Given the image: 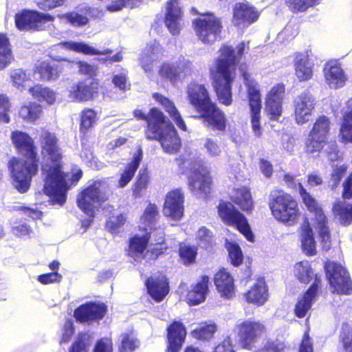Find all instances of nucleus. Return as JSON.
Instances as JSON below:
<instances>
[{
    "mask_svg": "<svg viewBox=\"0 0 352 352\" xmlns=\"http://www.w3.org/2000/svg\"><path fill=\"white\" fill-rule=\"evenodd\" d=\"M209 276L204 274L190 286L185 297V300L189 306L197 305L205 301L209 292Z\"/></svg>",
    "mask_w": 352,
    "mask_h": 352,
    "instance_id": "nucleus-24",
    "label": "nucleus"
},
{
    "mask_svg": "<svg viewBox=\"0 0 352 352\" xmlns=\"http://www.w3.org/2000/svg\"><path fill=\"white\" fill-rule=\"evenodd\" d=\"M327 144L324 140L308 133L304 141V152L309 155L319 154Z\"/></svg>",
    "mask_w": 352,
    "mask_h": 352,
    "instance_id": "nucleus-45",
    "label": "nucleus"
},
{
    "mask_svg": "<svg viewBox=\"0 0 352 352\" xmlns=\"http://www.w3.org/2000/svg\"><path fill=\"white\" fill-rule=\"evenodd\" d=\"M196 239L205 248L212 247L214 243V235L212 231L206 226H202L198 230Z\"/></svg>",
    "mask_w": 352,
    "mask_h": 352,
    "instance_id": "nucleus-59",
    "label": "nucleus"
},
{
    "mask_svg": "<svg viewBox=\"0 0 352 352\" xmlns=\"http://www.w3.org/2000/svg\"><path fill=\"white\" fill-rule=\"evenodd\" d=\"M142 160V151L138 149L132 157L131 161L128 163L121 174L118 185L120 188L126 186L133 179L140 166V162Z\"/></svg>",
    "mask_w": 352,
    "mask_h": 352,
    "instance_id": "nucleus-38",
    "label": "nucleus"
},
{
    "mask_svg": "<svg viewBox=\"0 0 352 352\" xmlns=\"http://www.w3.org/2000/svg\"><path fill=\"white\" fill-rule=\"evenodd\" d=\"M59 45L64 49H67L76 52L83 53L87 55H102L111 53L109 50L100 51L93 47L85 43L74 41H65L59 43Z\"/></svg>",
    "mask_w": 352,
    "mask_h": 352,
    "instance_id": "nucleus-41",
    "label": "nucleus"
},
{
    "mask_svg": "<svg viewBox=\"0 0 352 352\" xmlns=\"http://www.w3.org/2000/svg\"><path fill=\"white\" fill-rule=\"evenodd\" d=\"M315 99L307 92L302 93L294 101L295 110H313L315 108Z\"/></svg>",
    "mask_w": 352,
    "mask_h": 352,
    "instance_id": "nucleus-50",
    "label": "nucleus"
},
{
    "mask_svg": "<svg viewBox=\"0 0 352 352\" xmlns=\"http://www.w3.org/2000/svg\"><path fill=\"white\" fill-rule=\"evenodd\" d=\"M107 311V307L104 302L88 301L75 309L74 316L80 323H91L102 320Z\"/></svg>",
    "mask_w": 352,
    "mask_h": 352,
    "instance_id": "nucleus-16",
    "label": "nucleus"
},
{
    "mask_svg": "<svg viewBox=\"0 0 352 352\" xmlns=\"http://www.w3.org/2000/svg\"><path fill=\"white\" fill-rule=\"evenodd\" d=\"M324 269L327 279L333 292L340 295L352 294V280L349 272L341 264L335 261H327Z\"/></svg>",
    "mask_w": 352,
    "mask_h": 352,
    "instance_id": "nucleus-12",
    "label": "nucleus"
},
{
    "mask_svg": "<svg viewBox=\"0 0 352 352\" xmlns=\"http://www.w3.org/2000/svg\"><path fill=\"white\" fill-rule=\"evenodd\" d=\"M135 116L147 122L146 138L160 142L164 152L175 154L182 146L181 139L172 122L166 118L162 111H134Z\"/></svg>",
    "mask_w": 352,
    "mask_h": 352,
    "instance_id": "nucleus-4",
    "label": "nucleus"
},
{
    "mask_svg": "<svg viewBox=\"0 0 352 352\" xmlns=\"http://www.w3.org/2000/svg\"><path fill=\"white\" fill-rule=\"evenodd\" d=\"M340 136L344 143H352V111H346L340 128Z\"/></svg>",
    "mask_w": 352,
    "mask_h": 352,
    "instance_id": "nucleus-52",
    "label": "nucleus"
},
{
    "mask_svg": "<svg viewBox=\"0 0 352 352\" xmlns=\"http://www.w3.org/2000/svg\"><path fill=\"white\" fill-rule=\"evenodd\" d=\"M234 332L238 346L241 349L252 351L257 341L266 335L267 328L264 322L249 318L239 320L234 326Z\"/></svg>",
    "mask_w": 352,
    "mask_h": 352,
    "instance_id": "nucleus-9",
    "label": "nucleus"
},
{
    "mask_svg": "<svg viewBox=\"0 0 352 352\" xmlns=\"http://www.w3.org/2000/svg\"><path fill=\"white\" fill-rule=\"evenodd\" d=\"M330 125L329 119L325 116H320L316 120L309 133L328 143L327 138L330 133ZM329 144L330 150L327 151V155L337 154L338 151L336 142H329Z\"/></svg>",
    "mask_w": 352,
    "mask_h": 352,
    "instance_id": "nucleus-31",
    "label": "nucleus"
},
{
    "mask_svg": "<svg viewBox=\"0 0 352 352\" xmlns=\"http://www.w3.org/2000/svg\"><path fill=\"white\" fill-rule=\"evenodd\" d=\"M112 82L119 90L124 92L129 89L130 84L127 82V72L122 69L118 73L114 74L112 78Z\"/></svg>",
    "mask_w": 352,
    "mask_h": 352,
    "instance_id": "nucleus-60",
    "label": "nucleus"
},
{
    "mask_svg": "<svg viewBox=\"0 0 352 352\" xmlns=\"http://www.w3.org/2000/svg\"><path fill=\"white\" fill-rule=\"evenodd\" d=\"M184 195L181 188L170 190L166 195L163 213L166 217L174 221L180 220L184 212Z\"/></svg>",
    "mask_w": 352,
    "mask_h": 352,
    "instance_id": "nucleus-20",
    "label": "nucleus"
},
{
    "mask_svg": "<svg viewBox=\"0 0 352 352\" xmlns=\"http://www.w3.org/2000/svg\"><path fill=\"white\" fill-rule=\"evenodd\" d=\"M326 83L331 89H337L344 86L347 77L340 64L329 61L324 67Z\"/></svg>",
    "mask_w": 352,
    "mask_h": 352,
    "instance_id": "nucleus-28",
    "label": "nucleus"
},
{
    "mask_svg": "<svg viewBox=\"0 0 352 352\" xmlns=\"http://www.w3.org/2000/svg\"><path fill=\"white\" fill-rule=\"evenodd\" d=\"M41 154L47 157L52 164L46 163L42 168L43 174L47 173L48 180L52 182L53 179H60V162L63 155L58 145V140L55 133L43 129L39 138Z\"/></svg>",
    "mask_w": 352,
    "mask_h": 352,
    "instance_id": "nucleus-7",
    "label": "nucleus"
},
{
    "mask_svg": "<svg viewBox=\"0 0 352 352\" xmlns=\"http://www.w3.org/2000/svg\"><path fill=\"white\" fill-rule=\"evenodd\" d=\"M268 298V286L263 278H258L245 293L246 302L258 307L263 305Z\"/></svg>",
    "mask_w": 352,
    "mask_h": 352,
    "instance_id": "nucleus-29",
    "label": "nucleus"
},
{
    "mask_svg": "<svg viewBox=\"0 0 352 352\" xmlns=\"http://www.w3.org/2000/svg\"><path fill=\"white\" fill-rule=\"evenodd\" d=\"M96 122V111H82L80 126V131L85 133L87 129L94 126Z\"/></svg>",
    "mask_w": 352,
    "mask_h": 352,
    "instance_id": "nucleus-62",
    "label": "nucleus"
},
{
    "mask_svg": "<svg viewBox=\"0 0 352 352\" xmlns=\"http://www.w3.org/2000/svg\"><path fill=\"white\" fill-rule=\"evenodd\" d=\"M318 295V292H316V283L311 284L298 298L294 308V316L300 319L305 318L309 314Z\"/></svg>",
    "mask_w": 352,
    "mask_h": 352,
    "instance_id": "nucleus-26",
    "label": "nucleus"
},
{
    "mask_svg": "<svg viewBox=\"0 0 352 352\" xmlns=\"http://www.w3.org/2000/svg\"><path fill=\"white\" fill-rule=\"evenodd\" d=\"M29 92L34 98L40 102L45 101L48 104H53L56 99L55 93L47 87H43L40 85H36L29 89Z\"/></svg>",
    "mask_w": 352,
    "mask_h": 352,
    "instance_id": "nucleus-46",
    "label": "nucleus"
},
{
    "mask_svg": "<svg viewBox=\"0 0 352 352\" xmlns=\"http://www.w3.org/2000/svg\"><path fill=\"white\" fill-rule=\"evenodd\" d=\"M186 94L189 102L197 110H219L204 85L195 82L189 83L186 87Z\"/></svg>",
    "mask_w": 352,
    "mask_h": 352,
    "instance_id": "nucleus-14",
    "label": "nucleus"
},
{
    "mask_svg": "<svg viewBox=\"0 0 352 352\" xmlns=\"http://www.w3.org/2000/svg\"><path fill=\"white\" fill-rule=\"evenodd\" d=\"M110 186L107 179L94 180L78 195V207L87 216L94 217L95 209L109 199Z\"/></svg>",
    "mask_w": 352,
    "mask_h": 352,
    "instance_id": "nucleus-6",
    "label": "nucleus"
},
{
    "mask_svg": "<svg viewBox=\"0 0 352 352\" xmlns=\"http://www.w3.org/2000/svg\"><path fill=\"white\" fill-rule=\"evenodd\" d=\"M259 16L258 12L248 2L235 4L233 9L232 22L239 28H244L256 21Z\"/></svg>",
    "mask_w": 352,
    "mask_h": 352,
    "instance_id": "nucleus-23",
    "label": "nucleus"
},
{
    "mask_svg": "<svg viewBox=\"0 0 352 352\" xmlns=\"http://www.w3.org/2000/svg\"><path fill=\"white\" fill-rule=\"evenodd\" d=\"M93 352H113L112 340L108 338H102L98 340Z\"/></svg>",
    "mask_w": 352,
    "mask_h": 352,
    "instance_id": "nucleus-63",
    "label": "nucleus"
},
{
    "mask_svg": "<svg viewBox=\"0 0 352 352\" xmlns=\"http://www.w3.org/2000/svg\"><path fill=\"white\" fill-rule=\"evenodd\" d=\"M187 336V329L180 320L171 321L166 328L165 352H180Z\"/></svg>",
    "mask_w": 352,
    "mask_h": 352,
    "instance_id": "nucleus-17",
    "label": "nucleus"
},
{
    "mask_svg": "<svg viewBox=\"0 0 352 352\" xmlns=\"http://www.w3.org/2000/svg\"><path fill=\"white\" fill-rule=\"evenodd\" d=\"M60 171L61 177L60 179H53L49 182L47 173L44 175L43 191L49 196L53 203L63 206L67 199V192L72 186H76L82 177L81 169H77L72 173L69 180L67 179V174L63 170L62 162H60Z\"/></svg>",
    "mask_w": 352,
    "mask_h": 352,
    "instance_id": "nucleus-8",
    "label": "nucleus"
},
{
    "mask_svg": "<svg viewBox=\"0 0 352 352\" xmlns=\"http://www.w3.org/2000/svg\"><path fill=\"white\" fill-rule=\"evenodd\" d=\"M151 238V234L149 232H146L142 235L135 234L131 236L128 241L126 255L134 258H144V252L148 248Z\"/></svg>",
    "mask_w": 352,
    "mask_h": 352,
    "instance_id": "nucleus-30",
    "label": "nucleus"
},
{
    "mask_svg": "<svg viewBox=\"0 0 352 352\" xmlns=\"http://www.w3.org/2000/svg\"><path fill=\"white\" fill-rule=\"evenodd\" d=\"M300 197L307 210L313 213L316 221V227L320 242L327 250L331 246V233L327 226L328 220L323 210L315 198L300 186Z\"/></svg>",
    "mask_w": 352,
    "mask_h": 352,
    "instance_id": "nucleus-10",
    "label": "nucleus"
},
{
    "mask_svg": "<svg viewBox=\"0 0 352 352\" xmlns=\"http://www.w3.org/2000/svg\"><path fill=\"white\" fill-rule=\"evenodd\" d=\"M143 0H114L113 3L106 6V9L111 12H115L122 10L124 8H133L138 7Z\"/></svg>",
    "mask_w": 352,
    "mask_h": 352,
    "instance_id": "nucleus-55",
    "label": "nucleus"
},
{
    "mask_svg": "<svg viewBox=\"0 0 352 352\" xmlns=\"http://www.w3.org/2000/svg\"><path fill=\"white\" fill-rule=\"evenodd\" d=\"M163 49L157 41H154L143 50L140 55V61L142 69L146 73L150 74L153 71V63L162 57Z\"/></svg>",
    "mask_w": 352,
    "mask_h": 352,
    "instance_id": "nucleus-33",
    "label": "nucleus"
},
{
    "mask_svg": "<svg viewBox=\"0 0 352 352\" xmlns=\"http://www.w3.org/2000/svg\"><path fill=\"white\" fill-rule=\"evenodd\" d=\"M230 200H221L219 202L217 206L218 217L223 224L234 228L248 241L253 242L254 236L248 219L241 212L251 214L254 209V201L250 188L246 186L234 188Z\"/></svg>",
    "mask_w": 352,
    "mask_h": 352,
    "instance_id": "nucleus-2",
    "label": "nucleus"
},
{
    "mask_svg": "<svg viewBox=\"0 0 352 352\" xmlns=\"http://www.w3.org/2000/svg\"><path fill=\"white\" fill-rule=\"evenodd\" d=\"M121 338L119 352H133L140 345V341L131 333H124Z\"/></svg>",
    "mask_w": 352,
    "mask_h": 352,
    "instance_id": "nucleus-54",
    "label": "nucleus"
},
{
    "mask_svg": "<svg viewBox=\"0 0 352 352\" xmlns=\"http://www.w3.org/2000/svg\"><path fill=\"white\" fill-rule=\"evenodd\" d=\"M127 217L125 213H120L115 217L110 218L105 223L107 230L111 233H118L126 222Z\"/></svg>",
    "mask_w": 352,
    "mask_h": 352,
    "instance_id": "nucleus-56",
    "label": "nucleus"
},
{
    "mask_svg": "<svg viewBox=\"0 0 352 352\" xmlns=\"http://www.w3.org/2000/svg\"><path fill=\"white\" fill-rule=\"evenodd\" d=\"M332 212L335 216L338 217L341 225L348 226L352 223L351 204L338 200L333 205Z\"/></svg>",
    "mask_w": 352,
    "mask_h": 352,
    "instance_id": "nucleus-40",
    "label": "nucleus"
},
{
    "mask_svg": "<svg viewBox=\"0 0 352 352\" xmlns=\"http://www.w3.org/2000/svg\"><path fill=\"white\" fill-rule=\"evenodd\" d=\"M318 3V0H285V4L293 13L303 12Z\"/></svg>",
    "mask_w": 352,
    "mask_h": 352,
    "instance_id": "nucleus-49",
    "label": "nucleus"
},
{
    "mask_svg": "<svg viewBox=\"0 0 352 352\" xmlns=\"http://www.w3.org/2000/svg\"><path fill=\"white\" fill-rule=\"evenodd\" d=\"M294 275L304 285H308L314 280L312 284L316 283V292H319L322 285L321 276L314 272L309 261L305 260L296 263L294 265Z\"/></svg>",
    "mask_w": 352,
    "mask_h": 352,
    "instance_id": "nucleus-27",
    "label": "nucleus"
},
{
    "mask_svg": "<svg viewBox=\"0 0 352 352\" xmlns=\"http://www.w3.org/2000/svg\"><path fill=\"white\" fill-rule=\"evenodd\" d=\"M88 336L86 333H78L74 342L69 349V352H88Z\"/></svg>",
    "mask_w": 352,
    "mask_h": 352,
    "instance_id": "nucleus-57",
    "label": "nucleus"
},
{
    "mask_svg": "<svg viewBox=\"0 0 352 352\" xmlns=\"http://www.w3.org/2000/svg\"><path fill=\"white\" fill-rule=\"evenodd\" d=\"M217 330V326L215 323L201 324L199 327L191 331V336L199 341H208L211 340Z\"/></svg>",
    "mask_w": 352,
    "mask_h": 352,
    "instance_id": "nucleus-43",
    "label": "nucleus"
},
{
    "mask_svg": "<svg viewBox=\"0 0 352 352\" xmlns=\"http://www.w3.org/2000/svg\"><path fill=\"white\" fill-rule=\"evenodd\" d=\"M192 71V63L188 59L180 56L177 58L163 62L160 67L158 74L162 79L175 85L190 76Z\"/></svg>",
    "mask_w": 352,
    "mask_h": 352,
    "instance_id": "nucleus-11",
    "label": "nucleus"
},
{
    "mask_svg": "<svg viewBox=\"0 0 352 352\" xmlns=\"http://www.w3.org/2000/svg\"><path fill=\"white\" fill-rule=\"evenodd\" d=\"M197 247L193 245L182 244L178 249L179 256L184 265H190L196 262Z\"/></svg>",
    "mask_w": 352,
    "mask_h": 352,
    "instance_id": "nucleus-47",
    "label": "nucleus"
},
{
    "mask_svg": "<svg viewBox=\"0 0 352 352\" xmlns=\"http://www.w3.org/2000/svg\"><path fill=\"white\" fill-rule=\"evenodd\" d=\"M198 38L205 44H212L219 36L222 25L219 18L207 13L193 21Z\"/></svg>",
    "mask_w": 352,
    "mask_h": 352,
    "instance_id": "nucleus-13",
    "label": "nucleus"
},
{
    "mask_svg": "<svg viewBox=\"0 0 352 352\" xmlns=\"http://www.w3.org/2000/svg\"><path fill=\"white\" fill-rule=\"evenodd\" d=\"M239 70L248 88L250 110H261V94L257 83L252 79L251 74L247 71L245 65H240Z\"/></svg>",
    "mask_w": 352,
    "mask_h": 352,
    "instance_id": "nucleus-32",
    "label": "nucleus"
},
{
    "mask_svg": "<svg viewBox=\"0 0 352 352\" xmlns=\"http://www.w3.org/2000/svg\"><path fill=\"white\" fill-rule=\"evenodd\" d=\"M286 349V344L284 341L276 338L270 339L266 341L261 348L262 352H284Z\"/></svg>",
    "mask_w": 352,
    "mask_h": 352,
    "instance_id": "nucleus-61",
    "label": "nucleus"
},
{
    "mask_svg": "<svg viewBox=\"0 0 352 352\" xmlns=\"http://www.w3.org/2000/svg\"><path fill=\"white\" fill-rule=\"evenodd\" d=\"M339 340L344 352H352V329L342 331Z\"/></svg>",
    "mask_w": 352,
    "mask_h": 352,
    "instance_id": "nucleus-64",
    "label": "nucleus"
},
{
    "mask_svg": "<svg viewBox=\"0 0 352 352\" xmlns=\"http://www.w3.org/2000/svg\"><path fill=\"white\" fill-rule=\"evenodd\" d=\"M213 281L217 291L223 298L231 299L235 296L234 279L226 268L221 267L214 274Z\"/></svg>",
    "mask_w": 352,
    "mask_h": 352,
    "instance_id": "nucleus-21",
    "label": "nucleus"
},
{
    "mask_svg": "<svg viewBox=\"0 0 352 352\" xmlns=\"http://www.w3.org/2000/svg\"><path fill=\"white\" fill-rule=\"evenodd\" d=\"M54 17L49 14L32 10H23L15 15V24L20 30H39L45 22L53 21Z\"/></svg>",
    "mask_w": 352,
    "mask_h": 352,
    "instance_id": "nucleus-18",
    "label": "nucleus"
},
{
    "mask_svg": "<svg viewBox=\"0 0 352 352\" xmlns=\"http://www.w3.org/2000/svg\"><path fill=\"white\" fill-rule=\"evenodd\" d=\"M146 292L156 302H162L170 292V283L162 272H157L147 277L144 281Z\"/></svg>",
    "mask_w": 352,
    "mask_h": 352,
    "instance_id": "nucleus-19",
    "label": "nucleus"
},
{
    "mask_svg": "<svg viewBox=\"0 0 352 352\" xmlns=\"http://www.w3.org/2000/svg\"><path fill=\"white\" fill-rule=\"evenodd\" d=\"M13 58L8 38L3 34H0V71L8 66Z\"/></svg>",
    "mask_w": 352,
    "mask_h": 352,
    "instance_id": "nucleus-44",
    "label": "nucleus"
},
{
    "mask_svg": "<svg viewBox=\"0 0 352 352\" xmlns=\"http://www.w3.org/2000/svg\"><path fill=\"white\" fill-rule=\"evenodd\" d=\"M10 139L21 157H12L8 162L12 184L20 193L23 194L30 188L32 177L38 172L40 158L34 139L27 133L13 131Z\"/></svg>",
    "mask_w": 352,
    "mask_h": 352,
    "instance_id": "nucleus-1",
    "label": "nucleus"
},
{
    "mask_svg": "<svg viewBox=\"0 0 352 352\" xmlns=\"http://www.w3.org/2000/svg\"><path fill=\"white\" fill-rule=\"evenodd\" d=\"M231 264L239 267L243 261V255L241 247L236 243L228 242L226 244Z\"/></svg>",
    "mask_w": 352,
    "mask_h": 352,
    "instance_id": "nucleus-51",
    "label": "nucleus"
},
{
    "mask_svg": "<svg viewBox=\"0 0 352 352\" xmlns=\"http://www.w3.org/2000/svg\"><path fill=\"white\" fill-rule=\"evenodd\" d=\"M199 118L213 130L224 131L226 129V119L223 111H201Z\"/></svg>",
    "mask_w": 352,
    "mask_h": 352,
    "instance_id": "nucleus-39",
    "label": "nucleus"
},
{
    "mask_svg": "<svg viewBox=\"0 0 352 352\" xmlns=\"http://www.w3.org/2000/svg\"><path fill=\"white\" fill-rule=\"evenodd\" d=\"M63 67H65L64 66V60L60 65L54 63L51 64L47 61H43L37 67V70L41 75V78L43 80H54L58 78Z\"/></svg>",
    "mask_w": 352,
    "mask_h": 352,
    "instance_id": "nucleus-42",
    "label": "nucleus"
},
{
    "mask_svg": "<svg viewBox=\"0 0 352 352\" xmlns=\"http://www.w3.org/2000/svg\"><path fill=\"white\" fill-rule=\"evenodd\" d=\"M183 13L178 0H169L166 3L165 24L173 35L179 34L183 28Z\"/></svg>",
    "mask_w": 352,
    "mask_h": 352,
    "instance_id": "nucleus-22",
    "label": "nucleus"
},
{
    "mask_svg": "<svg viewBox=\"0 0 352 352\" xmlns=\"http://www.w3.org/2000/svg\"><path fill=\"white\" fill-rule=\"evenodd\" d=\"M64 66L68 69H77L80 74L89 76V78L96 76L98 71L96 66L84 61H70L64 59Z\"/></svg>",
    "mask_w": 352,
    "mask_h": 352,
    "instance_id": "nucleus-48",
    "label": "nucleus"
},
{
    "mask_svg": "<svg viewBox=\"0 0 352 352\" xmlns=\"http://www.w3.org/2000/svg\"><path fill=\"white\" fill-rule=\"evenodd\" d=\"M295 73L300 81L309 80L313 76L314 64L306 53H298L294 58Z\"/></svg>",
    "mask_w": 352,
    "mask_h": 352,
    "instance_id": "nucleus-35",
    "label": "nucleus"
},
{
    "mask_svg": "<svg viewBox=\"0 0 352 352\" xmlns=\"http://www.w3.org/2000/svg\"><path fill=\"white\" fill-rule=\"evenodd\" d=\"M268 207L274 218L285 225H295L300 216L297 200L283 189L275 188L270 192Z\"/></svg>",
    "mask_w": 352,
    "mask_h": 352,
    "instance_id": "nucleus-5",
    "label": "nucleus"
},
{
    "mask_svg": "<svg viewBox=\"0 0 352 352\" xmlns=\"http://www.w3.org/2000/svg\"><path fill=\"white\" fill-rule=\"evenodd\" d=\"M300 239L302 252L308 256L316 254V242L314 239L313 229L309 221L303 222L300 230Z\"/></svg>",
    "mask_w": 352,
    "mask_h": 352,
    "instance_id": "nucleus-34",
    "label": "nucleus"
},
{
    "mask_svg": "<svg viewBox=\"0 0 352 352\" xmlns=\"http://www.w3.org/2000/svg\"><path fill=\"white\" fill-rule=\"evenodd\" d=\"M151 182V175L148 168H142L135 178L131 187L133 198L142 197L146 193L147 189Z\"/></svg>",
    "mask_w": 352,
    "mask_h": 352,
    "instance_id": "nucleus-36",
    "label": "nucleus"
},
{
    "mask_svg": "<svg viewBox=\"0 0 352 352\" xmlns=\"http://www.w3.org/2000/svg\"><path fill=\"white\" fill-rule=\"evenodd\" d=\"M159 216V210L156 204L148 203L144 209L141 218L144 223L152 225L157 222Z\"/></svg>",
    "mask_w": 352,
    "mask_h": 352,
    "instance_id": "nucleus-58",
    "label": "nucleus"
},
{
    "mask_svg": "<svg viewBox=\"0 0 352 352\" xmlns=\"http://www.w3.org/2000/svg\"><path fill=\"white\" fill-rule=\"evenodd\" d=\"M58 17L64 22L67 23L73 27L80 28L87 24L89 22L88 18L76 12H71L62 15Z\"/></svg>",
    "mask_w": 352,
    "mask_h": 352,
    "instance_id": "nucleus-53",
    "label": "nucleus"
},
{
    "mask_svg": "<svg viewBox=\"0 0 352 352\" xmlns=\"http://www.w3.org/2000/svg\"><path fill=\"white\" fill-rule=\"evenodd\" d=\"M284 96L285 85L283 83L273 86L265 98L266 110H282Z\"/></svg>",
    "mask_w": 352,
    "mask_h": 352,
    "instance_id": "nucleus-37",
    "label": "nucleus"
},
{
    "mask_svg": "<svg viewBox=\"0 0 352 352\" xmlns=\"http://www.w3.org/2000/svg\"><path fill=\"white\" fill-rule=\"evenodd\" d=\"M248 43H241L236 47L237 56L232 47L224 45L220 50V55L215 61L212 74L214 81V89L221 103L228 106L232 103L231 85L235 77L238 57H241Z\"/></svg>",
    "mask_w": 352,
    "mask_h": 352,
    "instance_id": "nucleus-3",
    "label": "nucleus"
},
{
    "mask_svg": "<svg viewBox=\"0 0 352 352\" xmlns=\"http://www.w3.org/2000/svg\"><path fill=\"white\" fill-rule=\"evenodd\" d=\"M100 89V82L98 79L87 78L74 85L70 90L72 98L82 101L93 98Z\"/></svg>",
    "mask_w": 352,
    "mask_h": 352,
    "instance_id": "nucleus-25",
    "label": "nucleus"
},
{
    "mask_svg": "<svg viewBox=\"0 0 352 352\" xmlns=\"http://www.w3.org/2000/svg\"><path fill=\"white\" fill-rule=\"evenodd\" d=\"M188 180V186L192 191H197L204 197H209L212 192L214 181L208 168L200 166L195 168Z\"/></svg>",
    "mask_w": 352,
    "mask_h": 352,
    "instance_id": "nucleus-15",
    "label": "nucleus"
}]
</instances>
